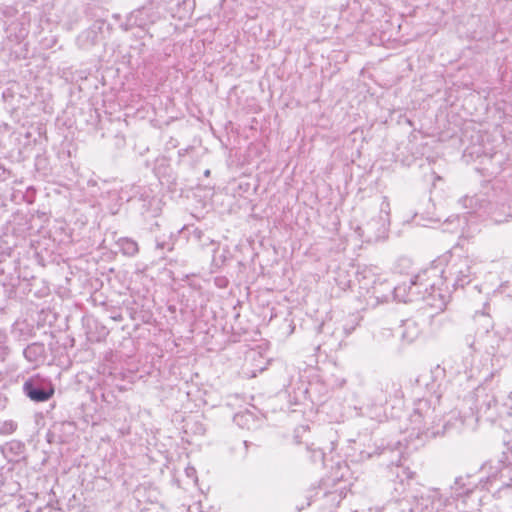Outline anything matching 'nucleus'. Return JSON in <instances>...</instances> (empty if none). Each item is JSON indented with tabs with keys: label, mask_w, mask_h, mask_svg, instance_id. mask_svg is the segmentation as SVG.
I'll use <instances>...</instances> for the list:
<instances>
[{
	"label": "nucleus",
	"mask_w": 512,
	"mask_h": 512,
	"mask_svg": "<svg viewBox=\"0 0 512 512\" xmlns=\"http://www.w3.org/2000/svg\"><path fill=\"white\" fill-rule=\"evenodd\" d=\"M412 294L416 301H423L427 306L442 312L449 302L450 295L443 290V271L432 266L420 271L411 278Z\"/></svg>",
	"instance_id": "f257e3e1"
},
{
	"label": "nucleus",
	"mask_w": 512,
	"mask_h": 512,
	"mask_svg": "<svg viewBox=\"0 0 512 512\" xmlns=\"http://www.w3.org/2000/svg\"><path fill=\"white\" fill-rule=\"evenodd\" d=\"M445 499L439 490L418 487L410 497L390 503L386 506V512H440L445 506Z\"/></svg>",
	"instance_id": "f03ea898"
},
{
	"label": "nucleus",
	"mask_w": 512,
	"mask_h": 512,
	"mask_svg": "<svg viewBox=\"0 0 512 512\" xmlns=\"http://www.w3.org/2000/svg\"><path fill=\"white\" fill-rule=\"evenodd\" d=\"M412 431L416 432V440L420 441L421 445L424 441L430 438L444 435L448 427L447 423L442 425V429H438L439 422L441 421L440 416L436 413L435 408L431 407L428 400H419L414 408L413 413L410 416ZM414 432L410 434V437Z\"/></svg>",
	"instance_id": "7ed1b4c3"
},
{
	"label": "nucleus",
	"mask_w": 512,
	"mask_h": 512,
	"mask_svg": "<svg viewBox=\"0 0 512 512\" xmlns=\"http://www.w3.org/2000/svg\"><path fill=\"white\" fill-rule=\"evenodd\" d=\"M458 248L454 247L451 250L450 261L447 265V270L443 271V284L446 283V288L451 285L454 289L464 288L470 284L475 274L474 261L469 256H461L457 254Z\"/></svg>",
	"instance_id": "20e7f679"
},
{
	"label": "nucleus",
	"mask_w": 512,
	"mask_h": 512,
	"mask_svg": "<svg viewBox=\"0 0 512 512\" xmlns=\"http://www.w3.org/2000/svg\"><path fill=\"white\" fill-rule=\"evenodd\" d=\"M415 473L410 471L408 467L403 465H394L389 469V482L388 489L391 490L392 500L387 506L397 501V499H403L404 497H410L412 493H415L417 487H412V480H414Z\"/></svg>",
	"instance_id": "39448f33"
},
{
	"label": "nucleus",
	"mask_w": 512,
	"mask_h": 512,
	"mask_svg": "<svg viewBox=\"0 0 512 512\" xmlns=\"http://www.w3.org/2000/svg\"><path fill=\"white\" fill-rule=\"evenodd\" d=\"M24 395L33 402H46L54 395L52 381L40 374L28 377L22 386Z\"/></svg>",
	"instance_id": "423d86ee"
},
{
	"label": "nucleus",
	"mask_w": 512,
	"mask_h": 512,
	"mask_svg": "<svg viewBox=\"0 0 512 512\" xmlns=\"http://www.w3.org/2000/svg\"><path fill=\"white\" fill-rule=\"evenodd\" d=\"M476 325L475 340L469 343L470 348L473 350H480L487 348L489 339L494 337L493 327L494 322L488 312H476L473 318Z\"/></svg>",
	"instance_id": "0eeeda50"
},
{
	"label": "nucleus",
	"mask_w": 512,
	"mask_h": 512,
	"mask_svg": "<svg viewBox=\"0 0 512 512\" xmlns=\"http://www.w3.org/2000/svg\"><path fill=\"white\" fill-rule=\"evenodd\" d=\"M76 426L71 421L54 422L46 433L49 444L62 445L69 443L75 433Z\"/></svg>",
	"instance_id": "6e6552de"
},
{
	"label": "nucleus",
	"mask_w": 512,
	"mask_h": 512,
	"mask_svg": "<svg viewBox=\"0 0 512 512\" xmlns=\"http://www.w3.org/2000/svg\"><path fill=\"white\" fill-rule=\"evenodd\" d=\"M0 451L8 462L17 463L21 459H24L26 446L24 442L13 439L1 445Z\"/></svg>",
	"instance_id": "1a4fd4ad"
},
{
	"label": "nucleus",
	"mask_w": 512,
	"mask_h": 512,
	"mask_svg": "<svg viewBox=\"0 0 512 512\" xmlns=\"http://www.w3.org/2000/svg\"><path fill=\"white\" fill-rule=\"evenodd\" d=\"M5 32L10 41L18 44L27 37L29 25L20 19H16L7 24Z\"/></svg>",
	"instance_id": "9d476101"
},
{
	"label": "nucleus",
	"mask_w": 512,
	"mask_h": 512,
	"mask_svg": "<svg viewBox=\"0 0 512 512\" xmlns=\"http://www.w3.org/2000/svg\"><path fill=\"white\" fill-rule=\"evenodd\" d=\"M479 411L487 416L488 419L502 417L504 414V406L498 403L494 395H486L485 399L479 404Z\"/></svg>",
	"instance_id": "9b49d317"
},
{
	"label": "nucleus",
	"mask_w": 512,
	"mask_h": 512,
	"mask_svg": "<svg viewBox=\"0 0 512 512\" xmlns=\"http://www.w3.org/2000/svg\"><path fill=\"white\" fill-rule=\"evenodd\" d=\"M130 21H132V24L136 25V27L145 28L149 24L154 23L152 9L147 6L135 9L130 13Z\"/></svg>",
	"instance_id": "f8f14e48"
},
{
	"label": "nucleus",
	"mask_w": 512,
	"mask_h": 512,
	"mask_svg": "<svg viewBox=\"0 0 512 512\" xmlns=\"http://www.w3.org/2000/svg\"><path fill=\"white\" fill-rule=\"evenodd\" d=\"M23 356L30 363L42 362L46 357L45 345L41 342H33L24 348Z\"/></svg>",
	"instance_id": "ddd939ff"
},
{
	"label": "nucleus",
	"mask_w": 512,
	"mask_h": 512,
	"mask_svg": "<svg viewBox=\"0 0 512 512\" xmlns=\"http://www.w3.org/2000/svg\"><path fill=\"white\" fill-rule=\"evenodd\" d=\"M503 464L494 459H489L481 466V472L486 475V482L493 484L501 476Z\"/></svg>",
	"instance_id": "4468645a"
},
{
	"label": "nucleus",
	"mask_w": 512,
	"mask_h": 512,
	"mask_svg": "<svg viewBox=\"0 0 512 512\" xmlns=\"http://www.w3.org/2000/svg\"><path fill=\"white\" fill-rule=\"evenodd\" d=\"M380 390L385 394V400L387 398H400L402 396V390L400 384L390 377H383L378 382Z\"/></svg>",
	"instance_id": "2eb2a0df"
},
{
	"label": "nucleus",
	"mask_w": 512,
	"mask_h": 512,
	"mask_svg": "<svg viewBox=\"0 0 512 512\" xmlns=\"http://www.w3.org/2000/svg\"><path fill=\"white\" fill-rule=\"evenodd\" d=\"M497 481L501 484L495 492L498 497H501L502 494L512 493V465H504L501 476L498 477Z\"/></svg>",
	"instance_id": "dca6fc26"
},
{
	"label": "nucleus",
	"mask_w": 512,
	"mask_h": 512,
	"mask_svg": "<svg viewBox=\"0 0 512 512\" xmlns=\"http://www.w3.org/2000/svg\"><path fill=\"white\" fill-rule=\"evenodd\" d=\"M116 246L126 257H135L139 253L138 242L130 237H120L116 241Z\"/></svg>",
	"instance_id": "f3484780"
},
{
	"label": "nucleus",
	"mask_w": 512,
	"mask_h": 512,
	"mask_svg": "<svg viewBox=\"0 0 512 512\" xmlns=\"http://www.w3.org/2000/svg\"><path fill=\"white\" fill-rule=\"evenodd\" d=\"M393 296L395 300L400 302H415V296L412 294V283L411 280L398 284L393 288Z\"/></svg>",
	"instance_id": "a211bd4d"
},
{
	"label": "nucleus",
	"mask_w": 512,
	"mask_h": 512,
	"mask_svg": "<svg viewBox=\"0 0 512 512\" xmlns=\"http://www.w3.org/2000/svg\"><path fill=\"white\" fill-rule=\"evenodd\" d=\"M420 333L421 330L416 321L412 319L403 321L401 331V338L403 341L411 343L419 337Z\"/></svg>",
	"instance_id": "6ab92c4d"
},
{
	"label": "nucleus",
	"mask_w": 512,
	"mask_h": 512,
	"mask_svg": "<svg viewBox=\"0 0 512 512\" xmlns=\"http://www.w3.org/2000/svg\"><path fill=\"white\" fill-rule=\"evenodd\" d=\"M305 452L307 453L309 460L312 463H323L325 458V453L320 447H316L313 443L306 444Z\"/></svg>",
	"instance_id": "aec40b11"
},
{
	"label": "nucleus",
	"mask_w": 512,
	"mask_h": 512,
	"mask_svg": "<svg viewBox=\"0 0 512 512\" xmlns=\"http://www.w3.org/2000/svg\"><path fill=\"white\" fill-rule=\"evenodd\" d=\"M379 224V220L372 219L367 222L364 226L358 227V231H360V236L365 238L366 241H372L373 239H377L380 235L377 233H372V228L375 225Z\"/></svg>",
	"instance_id": "412c9836"
},
{
	"label": "nucleus",
	"mask_w": 512,
	"mask_h": 512,
	"mask_svg": "<svg viewBox=\"0 0 512 512\" xmlns=\"http://www.w3.org/2000/svg\"><path fill=\"white\" fill-rule=\"evenodd\" d=\"M505 449L501 452V455L496 459L503 465H512V446L511 440L504 442Z\"/></svg>",
	"instance_id": "4be33fe9"
},
{
	"label": "nucleus",
	"mask_w": 512,
	"mask_h": 512,
	"mask_svg": "<svg viewBox=\"0 0 512 512\" xmlns=\"http://www.w3.org/2000/svg\"><path fill=\"white\" fill-rule=\"evenodd\" d=\"M18 428L17 422L14 420H0V435L9 436L13 434Z\"/></svg>",
	"instance_id": "5701e85b"
},
{
	"label": "nucleus",
	"mask_w": 512,
	"mask_h": 512,
	"mask_svg": "<svg viewBox=\"0 0 512 512\" xmlns=\"http://www.w3.org/2000/svg\"><path fill=\"white\" fill-rule=\"evenodd\" d=\"M452 488L458 496L468 494L472 491L471 487L466 485L463 477H457Z\"/></svg>",
	"instance_id": "b1692460"
},
{
	"label": "nucleus",
	"mask_w": 512,
	"mask_h": 512,
	"mask_svg": "<svg viewBox=\"0 0 512 512\" xmlns=\"http://www.w3.org/2000/svg\"><path fill=\"white\" fill-rule=\"evenodd\" d=\"M9 354V347L7 345V336L5 333L0 332V362L5 361Z\"/></svg>",
	"instance_id": "393cba45"
},
{
	"label": "nucleus",
	"mask_w": 512,
	"mask_h": 512,
	"mask_svg": "<svg viewBox=\"0 0 512 512\" xmlns=\"http://www.w3.org/2000/svg\"><path fill=\"white\" fill-rule=\"evenodd\" d=\"M120 27L124 30V31H129L131 29H133L134 27H136V25L132 24V21H130V14L127 16L125 22H123Z\"/></svg>",
	"instance_id": "a878e982"
},
{
	"label": "nucleus",
	"mask_w": 512,
	"mask_h": 512,
	"mask_svg": "<svg viewBox=\"0 0 512 512\" xmlns=\"http://www.w3.org/2000/svg\"><path fill=\"white\" fill-rule=\"evenodd\" d=\"M8 402H9L8 397L4 393L0 392V411H3L6 409Z\"/></svg>",
	"instance_id": "bb28decb"
},
{
	"label": "nucleus",
	"mask_w": 512,
	"mask_h": 512,
	"mask_svg": "<svg viewBox=\"0 0 512 512\" xmlns=\"http://www.w3.org/2000/svg\"><path fill=\"white\" fill-rule=\"evenodd\" d=\"M2 14L4 16H7V17H11L13 16L15 13H16V9L11 7V6H5L2 10H1Z\"/></svg>",
	"instance_id": "cd10ccee"
},
{
	"label": "nucleus",
	"mask_w": 512,
	"mask_h": 512,
	"mask_svg": "<svg viewBox=\"0 0 512 512\" xmlns=\"http://www.w3.org/2000/svg\"><path fill=\"white\" fill-rule=\"evenodd\" d=\"M227 283V280L225 278H217L216 279V285L218 287H225Z\"/></svg>",
	"instance_id": "c85d7f7f"
},
{
	"label": "nucleus",
	"mask_w": 512,
	"mask_h": 512,
	"mask_svg": "<svg viewBox=\"0 0 512 512\" xmlns=\"http://www.w3.org/2000/svg\"><path fill=\"white\" fill-rule=\"evenodd\" d=\"M194 236L197 237L198 239H201V236H202V231L199 230V229H195L194 232H193Z\"/></svg>",
	"instance_id": "c756f323"
},
{
	"label": "nucleus",
	"mask_w": 512,
	"mask_h": 512,
	"mask_svg": "<svg viewBox=\"0 0 512 512\" xmlns=\"http://www.w3.org/2000/svg\"><path fill=\"white\" fill-rule=\"evenodd\" d=\"M165 246H166V243H165V242H157V244H156V247H157L158 249H164V248H165Z\"/></svg>",
	"instance_id": "7c9ffc66"
},
{
	"label": "nucleus",
	"mask_w": 512,
	"mask_h": 512,
	"mask_svg": "<svg viewBox=\"0 0 512 512\" xmlns=\"http://www.w3.org/2000/svg\"><path fill=\"white\" fill-rule=\"evenodd\" d=\"M383 335L384 336H391L392 335L391 330L390 329H384Z\"/></svg>",
	"instance_id": "2f4dec72"
},
{
	"label": "nucleus",
	"mask_w": 512,
	"mask_h": 512,
	"mask_svg": "<svg viewBox=\"0 0 512 512\" xmlns=\"http://www.w3.org/2000/svg\"><path fill=\"white\" fill-rule=\"evenodd\" d=\"M186 473H187L188 476H191V475L195 474V470L193 468L187 469Z\"/></svg>",
	"instance_id": "473e14b6"
},
{
	"label": "nucleus",
	"mask_w": 512,
	"mask_h": 512,
	"mask_svg": "<svg viewBox=\"0 0 512 512\" xmlns=\"http://www.w3.org/2000/svg\"><path fill=\"white\" fill-rule=\"evenodd\" d=\"M3 486H4V484H3L2 480L0 479V494L1 493H3V494L5 493V491L3 489Z\"/></svg>",
	"instance_id": "72a5a7b5"
},
{
	"label": "nucleus",
	"mask_w": 512,
	"mask_h": 512,
	"mask_svg": "<svg viewBox=\"0 0 512 512\" xmlns=\"http://www.w3.org/2000/svg\"><path fill=\"white\" fill-rule=\"evenodd\" d=\"M204 176L209 177L210 176V170L206 169L204 172Z\"/></svg>",
	"instance_id": "f704fd0d"
},
{
	"label": "nucleus",
	"mask_w": 512,
	"mask_h": 512,
	"mask_svg": "<svg viewBox=\"0 0 512 512\" xmlns=\"http://www.w3.org/2000/svg\"><path fill=\"white\" fill-rule=\"evenodd\" d=\"M243 418V415H240V414H237L235 416V420L238 421L239 419H242Z\"/></svg>",
	"instance_id": "c9c22d12"
},
{
	"label": "nucleus",
	"mask_w": 512,
	"mask_h": 512,
	"mask_svg": "<svg viewBox=\"0 0 512 512\" xmlns=\"http://www.w3.org/2000/svg\"><path fill=\"white\" fill-rule=\"evenodd\" d=\"M342 329L346 332V335H348V334H350V333H351V331H350V330H349V331H347V329H346V327H345V326H343V327H342Z\"/></svg>",
	"instance_id": "e433bc0d"
},
{
	"label": "nucleus",
	"mask_w": 512,
	"mask_h": 512,
	"mask_svg": "<svg viewBox=\"0 0 512 512\" xmlns=\"http://www.w3.org/2000/svg\"><path fill=\"white\" fill-rule=\"evenodd\" d=\"M294 438H295L296 443H299V441H298V430H296V435H295Z\"/></svg>",
	"instance_id": "4c0bfd02"
},
{
	"label": "nucleus",
	"mask_w": 512,
	"mask_h": 512,
	"mask_svg": "<svg viewBox=\"0 0 512 512\" xmlns=\"http://www.w3.org/2000/svg\"><path fill=\"white\" fill-rule=\"evenodd\" d=\"M313 496L312 495H309L307 498L309 499V502H307V505H310V500Z\"/></svg>",
	"instance_id": "58836bf2"
},
{
	"label": "nucleus",
	"mask_w": 512,
	"mask_h": 512,
	"mask_svg": "<svg viewBox=\"0 0 512 512\" xmlns=\"http://www.w3.org/2000/svg\"><path fill=\"white\" fill-rule=\"evenodd\" d=\"M388 452V449L384 448L382 451V454H386Z\"/></svg>",
	"instance_id": "ea45409f"
},
{
	"label": "nucleus",
	"mask_w": 512,
	"mask_h": 512,
	"mask_svg": "<svg viewBox=\"0 0 512 512\" xmlns=\"http://www.w3.org/2000/svg\"><path fill=\"white\" fill-rule=\"evenodd\" d=\"M243 444L245 445L246 448L248 447V441H244Z\"/></svg>",
	"instance_id": "a19ab883"
},
{
	"label": "nucleus",
	"mask_w": 512,
	"mask_h": 512,
	"mask_svg": "<svg viewBox=\"0 0 512 512\" xmlns=\"http://www.w3.org/2000/svg\"><path fill=\"white\" fill-rule=\"evenodd\" d=\"M328 492L324 491L323 496H327Z\"/></svg>",
	"instance_id": "79ce46f5"
},
{
	"label": "nucleus",
	"mask_w": 512,
	"mask_h": 512,
	"mask_svg": "<svg viewBox=\"0 0 512 512\" xmlns=\"http://www.w3.org/2000/svg\"><path fill=\"white\" fill-rule=\"evenodd\" d=\"M26 512H30V511H26ZM37 512H42V510H41V509H38V511H37Z\"/></svg>",
	"instance_id": "37998d69"
},
{
	"label": "nucleus",
	"mask_w": 512,
	"mask_h": 512,
	"mask_svg": "<svg viewBox=\"0 0 512 512\" xmlns=\"http://www.w3.org/2000/svg\"><path fill=\"white\" fill-rule=\"evenodd\" d=\"M0 273H3V270H2V269H0Z\"/></svg>",
	"instance_id": "c03bdc74"
},
{
	"label": "nucleus",
	"mask_w": 512,
	"mask_h": 512,
	"mask_svg": "<svg viewBox=\"0 0 512 512\" xmlns=\"http://www.w3.org/2000/svg\"><path fill=\"white\" fill-rule=\"evenodd\" d=\"M2 261V259L0 258V262Z\"/></svg>",
	"instance_id": "a18cd8bd"
},
{
	"label": "nucleus",
	"mask_w": 512,
	"mask_h": 512,
	"mask_svg": "<svg viewBox=\"0 0 512 512\" xmlns=\"http://www.w3.org/2000/svg\"><path fill=\"white\" fill-rule=\"evenodd\" d=\"M511 446H512V440H511Z\"/></svg>",
	"instance_id": "49530a36"
}]
</instances>
